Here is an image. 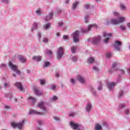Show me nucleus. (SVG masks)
Wrapping results in <instances>:
<instances>
[{"instance_id":"1","label":"nucleus","mask_w":130,"mask_h":130,"mask_svg":"<svg viewBox=\"0 0 130 130\" xmlns=\"http://www.w3.org/2000/svg\"><path fill=\"white\" fill-rule=\"evenodd\" d=\"M38 107H39V108H41V109H42L44 112L40 113L39 112H38L36 110H31L29 112V114H38V115H44V114L47 113V110L46 109V108H45V106H44V104H43V102H41L39 103L38 105Z\"/></svg>"},{"instance_id":"2","label":"nucleus","mask_w":130,"mask_h":130,"mask_svg":"<svg viewBox=\"0 0 130 130\" xmlns=\"http://www.w3.org/2000/svg\"><path fill=\"white\" fill-rule=\"evenodd\" d=\"M9 66L10 67V68H11L12 71H14V72H16L17 75H21V71L18 70V66L14 65L13 63H12V62L11 61H9Z\"/></svg>"},{"instance_id":"3","label":"nucleus","mask_w":130,"mask_h":130,"mask_svg":"<svg viewBox=\"0 0 130 130\" xmlns=\"http://www.w3.org/2000/svg\"><path fill=\"white\" fill-rule=\"evenodd\" d=\"M110 22V24H112L113 25H117L124 22V17H119L118 20L116 19H112Z\"/></svg>"},{"instance_id":"4","label":"nucleus","mask_w":130,"mask_h":130,"mask_svg":"<svg viewBox=\"0 0 130 130\" xmlns=\"http://www.w3.org/2000/svg\"><path fill=\"white\" fill-rule=\"evenodd\" d=\"M25 122V121L22 120V122L17 123L15 122H12L11 123V125L13 127H18L19 129H22V127H23V123Z\"/></svg>"},{"instance_id":"5","label":"nucleus","mask_w":130,"mask_h":130,"mask_svg":"<svg viewBox=\"0 0 130 130\" xmlns=\"http://www.w3.org/2000/svg\"><path fill=\"white\" fill-rule=\"evenodd\" d=\"M104 37H106V39L104 40V43H107L109 41V39L112 36V34L107 33L106 31L103 32Z\"/></svg>"},{"instance_id":"6","label":"nucleus","mask_w":130,"mask_h":130,"mask_svg":"<svg viewBox=\"0 0 130 130\" xmlns=\"http://www.w3.org/2000/svg\"><path fill=\"white\" fill-rule=\"evenodd\" d=\"M80 34V31L79 30H76L73 35V41L75 43L79 42V35Z\"/></svg>"},{"instance_id":"7","label":"nucleus","mask_w":130,"mask_h":130,"mask_svg":"<svg viewBox=\"0 0 130 130\" xmlns=\"http://www.w3.org/2000/svg\"><path fill=\"white\" fill-rule=\"evenodd\" d=\"M122 44V43L118 41H115V44L113 45L114 47L115 48L117 51H119L120 50V46Z\"/></svg>"},{"instance_id":"8","label":"nucleus","mask_w":130,"mask_h":130,"mask_svg":"<svg viewBox=\"0 0 130 130\" xmlns=\"http://www.w3.org/2000/svg\"><path fill=\"white\" fill-rule=\"evenodd\" d=\"M63 55V49L61 47L59 48L57 52V58L59 59Z\"/></svg>"},{"instance_id":"9","label":"nucleus","mask_w":130,"mask_h":130,"mask_svg":"<svg viewBox=\"0 0 130 130\" xmlns=\"http://www.w3.org/2000/svg\"><path fill=\"white\" fill-rule=\"evenodd\" d=\"M70 125H71L72 128L73 129L80 130V125L78 123H75L73 122H71L70 123Z\"/></svg>"},{"instance_id":"10","label":"nucleus","mask_w":130,"mask_h":130,"mask_svg":"<svg viewBox=\"0 0 130 130\" xmlns=\"http://www.w3.org/2000/svg\"><path fill=\"white\" fill-rule=\"evenodd\" d=\"M15 86L18 88L19 91H24V87H23V85L22 83L17 82L15 84Z\"/></svg>"},{"instance_id":"11","label":"nucleus","mask_w":130,"mask_h":130,"mask_svg":"<svg viewBox=\"0 0 130 130\" xmlns=\"http://www.w3.org/2000/svg\"><path fill=\"white\" fill-rule=\"evenodd\" d=\"M93 27L94 28H97V25H96L95 24H91V25H88V29H87V30L82 29L83 33H86V32L89 31V30L90 29H91L92 28H93Z\"/></svg>"},{"instance_id":"12","label":"nucleus","mask_w":130,"mask_h":130,"mask_svg":"<svg viewBox=\"0 0 130 130\" xmlns=\"http://www.w3.org/2000/svg\"><path fill=\"white\" fill-rule=\"evenodd\" d=\"M116 85V83L114 82L108 83L107 87L109 90H112L113 88H114V87H115Z\"/></svg>"},{"instance_id":"13","label":"nucleus","mask_w":130,"mask_h":130,"mask_svg":"<svg viewBox=\"0 0 130 130\" xmlns=\"http://www.w3.org/2000/svg\"><path fill=\"white\" fill-rule=\"evenodd\" d=\"M33 90L36 95H37L38 96H41V95H42V92L40 91L37 88L34 87Z\"/></svg>"},{"instance_id":"14","label":"nucleus","mask_w":130,"mask_h":130,"mask_svg":"<svg viewBox=\"0 0 130 130\" xmlns=\"http://www.w3.org/2000/svg\"><path fill=\"white\" fill-rule=\"evenodd\" d=\"M77 80L79 81L80 83H82V84H84V83H85V79H84V77L80 75L77 77Z\"/></svg>"},{"instance_id":"15","label":"nucleus","mask_w":130,"mask_h":130,"mask_svg":"<svg viewBox=\"0 0 130 130\" xmlns=\"http://www.w3.org/2000/svg\"><path fill=\"white\" fill-rule=\"evenodd\" d=\"M53 16V13H50L48 16H46L45 19L46 21H48V20H51L52 19V17Z\"/></svg>"},{"instance_id":"16","label":"nucleus","mask_w":130,"mask_h":130,"mask_svg":"<svg viewBox=\"0 0 130 130\" xmlns=\"http://www.w3.org/2000/svg\"><path fill=\"white\" fill-rule=\"evenodd\" d=\"M53 16V13H50L48 16H46L45 19L46 21H48V20H51L52 19V17Z\"/></svg>"},{"instance_id":"17","label":"nucleus","mask_w":130,"mask_h":130,"mask_svg":"<svg viewBox=\"0 0 130 130\" xmlns=\"http://www.w3.org/2000/svg\"><path fill=\"white\" fill-rule=\"evenodd\" d=\"M42 57L40 56H34L32 57L33 60H36V61H40L41 60Z\"/></svg>"},{"instance_id":"18","label":"nucleus","mask_w":130,"mask_h":130,"mask_svg":"<svg viewBox=\"0 0 130 130\" xmlns=\"http://www.w3.org/2000/svg\"><path fill=\"white\" fill-rule=\"evenodd\" d=\"M101 40V37L98 36L97 39H95L93 40V43L94 44H96V43H98Z\"/></svg>"},{"instance_id":"19","label":"nucleus","mask_w":130,"mask_h":130,"mask_svg":"<svg viewBox=\"0 0 130 130\" xmlns=\"http://www.w3.org/2000/svg\"><path fill=\"white\" fill-rule=\"evenodd\" d=\"M78 5H79V2H78V1H76V2L73 4L72 9H73V10H75V9H76V8H77V6H78Z\"/></svg>"},{"instance_id":"20","label":"nucleus","mask_w":130,"mask_h":130,"mask_svg":"<svg viewBox=\"0 0 130 130\" xmlns=\"http://www.w3.org/2000/svg\"><path fill=\"white\" fill-rule=\"evenodd\" d=\"M95 127L96 130H101V129H102V127L99 124H96L95 126Z\"/></svg>"},{"instance_id":"21","label":"nucleus","mask_w":130,"mask_h":130,"mask_svg":"<svg viewBox=\"0 0 130 130\" xmlns=\"http://www.w3.org/2000/svg\"><path fill=\"white\" fill-rule=\"evenodd\" d=\"M77 46H73L71 48V51L72 53H75V52L77 51Z\"/></svg>"},{"instance_id":"22","label":"nucleus","mask_w":130,"mask_h":130,"mask_svg":"<svg viewBox=\"0 0 130 130\" xmlns=\"http://www.w3.org/2000/svg\"><path fill=\"white\" fill-rule=\"evenodd\" d=\"M91 106L90 104H88L86 106V111H88V112H89V111H90V110H91Z\"/></svg>"},{"instance_id":"23","label":"nucleus","mask_w":130,"mask_h":130,"mask_svg":"<svg viewBox=\"0 0 130 130\" xmlns=\"http://www.w3.org/2000/svg\"><path fill=\"white\" fill-rule=\"evenodd\" d=\"M95 61V59H94V58L90 57L88 58V63H93Z\"/></svg>"},{"instance_id":"24","label":"nucleus","mask_w":130,"mask_h":130,"mask_svg":"<svg viewBox=\"0 0 130 130\" xmlns=\"http://www.w3.org/2000/svg\"><path fill=\"white\" fill-rule=\"evenodd\" d=\"M19 59L21 61V62H25L26 61V59L24 58L22 56H20L19 57Z\"/></svg>"},{"instance_id":"25","label":"nucleus","mask_w":130,"mask_h":130,"mask_svg":"<svg viewBox=\"0 0 130 130\" xmlns=\"http://www.w3.org/2000/svg\"><path fill=\"white\" fill-rule=\"evenodd\" d=\"M28 100H31V101H33V102H35L36 101V99L32 97L31 96H29L28 98Z\"/></svg>"},{"instance_id":"26","label":"nucleus","mask_w":130,"mask_h":130,"mask_svg":"<svg viewBox=\"0 0 130 130\" xmlns=\"http://www.w3.org/2000/svg\"><path fill=\"white\" fill-rule=\"evenodd\" d=\"M50 27V23H47L46 25H44V29H48Z\"/></svg>"},{"instance_id":"27","label":"nucleus","mask_w":130,"mask_h":130,"mask_svg":"<svg viewBox=\"0 0 130 130\" xmlns=\"http://www.w3.org/2000/svg\"><path fill=\"white\" fill-rule=\"evenodd\" d=\"M40 82L42 86H43V85H44V84H45V80L40 79Z\"/></svg>"},{"instance_id":"28","label":"nucleus","mask_w":130,"mask_h":130,"mask_svg":"<svg viewBox=\"0 0 130 130\" xmlns=\"http://www.w3.org/2000/svg\"><path fill=\"white\" fill-rule=\"evenodd\" d=\"M112 56V54L111 53H108L106 54V58H110V57Z\"/></svg>"},{"instance_id":"29","label":"nucleus","mask_w":130,"mask_h":130,"mask_svg":"<svg viewBox=\"0 0 130 130\" xmlns=\"http://www.w3.org/2000/svg\"><path fill=\"white\" fill-rule=\"evenodd\" d=\"M120 8L121 9V10H124L126 9V7L124 6L123 4H120Z\"/></svg>"},{"instance_id":"30","label":"nucleus","mask_w":130,"mask_h":130,"mask_svg":"<svg viewBox=\"0 0 130 130\" xmlns=\"http://www.w3.org/2000/svg\"><path fill=\"white\" fill-rule=\"evenodd\" d=\"M88 15H86L84 17V22L85 23H88Z\"/></svg>"},{"instance_id":"31","label":"nucleus","mask_w":130,"mask_h":130,"mask_svg":"<svg viewBox=\"0 0 130 130\" xmlns=\"http://www.w3.org/2000/svg\"><path fill=\"white\" fill-rule=\"evenodd\" d=\"M47 54H48V55H52V51H51V50H48L47 52Z\"/></svg>"},{"instance_id":"32","label":"nucleus","mask_w":130,"mask_h":130,"mask_svg":"<svg viewBox=\"0 0 130 130\" xmlns=\"http://www.w3.org/2000/svg\"><path fill=\"white\" fill-rule=\"evenodd\" d=\"M116 66H117V62H116L115 63H113L112 65V69H114V68H115Z\"/></svg>"},{"instance_id":"33","label":"nucleus","mask_w":130,"mask_h":130,"mask_svg":"<svg viewBox=\"0 0 130 130\" xmlns=\"http://www.w3.org/2000/svg\"><path fill=\"white\" fill-rule=\"evenodd\" d=\"M63 39H64V40H69V36L68 35L63 36Z\"/></svg>"},{"instance_id":"34","label":"nucleus","mask_w":130,"mask_h":130,"mask_svg":"<svg viewBox=\"0 0 130 130\" xmlns=\"http://www.w3.org/2000/svg\"><path fill=\"white\" fill-rule=\"evenodd\" d=\"M51 100L52 101H56V100H57V97H56V96H53Z\"/></svg>"},{"instance_id":"35","label":"nucleus","mask_w":130,"mask_h":130,"mask_svg":"<svg viewBox=\"0 0 130 130\" xmlns=\"http://www.w3.org/2000/svg\"><path fill=\"white\" fill-rule=\"evenodd\" d=\"M36 13L37 14H38L39 15L41 14V10H40V9H38L36 11Z\"/></svg>"},{"instance_id":"36","label":"nucleus","mask_w":130,"mask_h":130,"mask_svg":"<svg viewBox=\"0 0 130 130\" xmlns=\"http://www.w3.org/2000/svg\"><path fill=\"white\" fill-rule=\"evenodd\" d=\"M50 65V62H45V66L47 68V67H48V66Z\"/></svg>"},{"instance_id":"37","label":"nucleus","mask_w":130,"mask_h":130,"mask_svg":"<svg viewBox=\"0 0 130 130\" xmlns=\"http://www.w3.org/2000/svg\"><path fill=\"white\" fill-rule=\"evenodd\" d=\"M37 28V23H34V27L31 28L32 31H33L34 29H36Z\"/></svg>"},{"instance_id":"38","label":"nucleus","mask_w":130,"mask_h":130,"mask_svg":"<svg viewBox=\"0 0 130 130\" xmlns=\"http://www.w3.org/2000/svg\"><path fill=\"white\" fill-rule=\"evenodd\" d=\"M77 57H76L75 56L73 57V58H72L73 61H77Z\"/></svg>"},{"instance_id":"39","label":"nucleus","mask_w":130,"mask_h":130,"mask_svg":"<svg viewBox=\"0 0 130 130\" xmlns=\"http://www.w3.org/2000/svg\"><path fill=\"white\" fill-rule=\"evenodd\" d=\"M43 41H44V43H47V42H48V39L47 38H44L43 39Z\"/></svg>"},{"instance_id":"40","label":"nucleus","mask_w":130,"mask_h":130,"mask_svg":"<svg viewBox=\"0 0 130 130\" xmlns=\"http://www.w3.org/2000/svg\"><path fill=\"white\" fill-rule=\"evenodd\" d=\"M70 82L72 83V84H75L76 81L75 80V79H71L70 80Z\"/></svg>"},{"instance_id":"41","label":"nucleus","mask_w":130,"mask_h":130,"mask_svg":"<svg viewBox=\"0 0 130 130\" xmlns=\"http://www.w3.org/2000/svg\"><path fill=\"white\" fill-rule=\"evenodd\" d=\"M39 125H40V126H41V125L43 123V122H42V121H38Z\"/></svg>"},{"instance_id":"42","label":"nucleus","mask_w":130,"mask_h":130,"mask_svg":"<svg viewBox=\"0 0 130 130\" xmlns=\"http://www.w3.org/2000/svg\"><path fill=\"white\" fill-rule=\"evenodd\" d=\"M125 114H128L129 113V109H127L125 111Z\"/></svg>"},{"instance_id":"43","label":"nucleus","mask_w":130,"mask_h":130,"mask_svg":"<svg viewBox=\"0 0 130 130\" xmlns=\"http://www.w3.org/2000/svg\"><path fill=\"white\" fill-rule=\"evenodd\" d=\"M100 86H99L98 87V90H102V86H101V82H100Z\"/></svg>"},{"instance_id":"44","label":"nucleus","mask_w":130,"mask_h":130,"mask_svg":"<svg viewBox=\"0 0 130 130\" xmlns=\"http://www.w3.org/2000/svg\"><path fill=\"white\" fill-rule=\"evenodd\" d=\"M113 14L114 16H118V15H119L118 13H117L116 12H113Z\"/></svg>"},{"instance_id":"45","label":"nucleus","mask_w":130,"mask_h":130,"mask_svg":"<svg viewBox=\"0 0 130 130\" xmlns=\"http://www.w3.org/2000/svg\"><path fill=\"white\" fill-rule=\"evenodd\" d=\"M89 7H90V5H89V4H86L84 6V8L85 9H89Z\"/></svg>"},{"instance_id":"46","label":"nucleus","mask_w":130,"mask_h":130,"mask_svg":"<svg viewBox=\"0 0 130 130\" xmlns=\"http://www.w3.org/2000/svg\"><path fill=\"white\" fill-rule=\"evenodd\" d=\"M5 109H10V108H11V107L9 106L5 105Z\"/></svg>"},{"instance_id":"47","label":"nucleus","mask_w":130,"mask_h":130,"mask_svg":"<svg viewBox=\"0 0 130 130\" xmlns=\"http://www.w3.org/2000/svg\"><path fill=\"white\" fill-rule=\"evenodd\" d=\"M120 28L121 30H125V27L123 26V25H121Z\"/></svg>"},{"instance_id":"48","label":"nucleus","mask_w":130,"mask_h":130,"mask_svg":"<svg viewBox=\"0 0 130 130\" xmlns=\"http://www.w3.org/2000/svg\"><path fill=\"white\" fill-rule=\"evenodd\" d=\"M123 93H122V92L121 91L119 93V97H121V96H122Z\"/></svg>"},{"instance_id":"49","label":"nucleus","mask_w":130,"mask_h":130,"mask_svg":"<svg viewBox=\"0 0 130 130\" xmlns=\"http://www.w3.org/2000/svg\"><path fill=\"white\" fill-rule=\"evenodd\" d=\"M119 107H121V108H123V107H124V105L123 104H121L119 105Z\"/></svg>"},{"instance_id":"50","label":"nucleus","mask_w":130,"mask_h":130,"mask_svg":"<svg viewBox=\"0 0 130 130\" xmlns=\"http://www.w3.org/2000/svg\"><path fill=\"white\" fill-rule=\"evenodd\" d=\"M93 70H94V71H98V68H97L96 67L94 66L93 68Z\"/></svg>"},{"instance_id":"51","label":"nucleus","mask_w":130,"mask_h":130,"mask_svg":"<svg viewBox=\"0 0 130 130\" xmlns=\"http://www.w3.org/2000/svg\"><path fill=\"white\" fill-rule=\"evenodd\" d=\"M54 119H55V120H56V121H59V119H58L57 117H54Z\"/></svg>"},{"instance_id":"52","label":"nucleus","mask_w":130,"mask_h":130,"mask_svg":"<svg viewBox=\"0 0 130 130\" xmlns=\"http://www.w3.org/2000/svg\"><path fill=\"white\" fill-rule=\"evenodd\" d=\"M74 115H75V113H71L69 114V116H74Z\"/></svg>"},{"instance_id":"53","label":"nucleus","mask_w":130,"mask_h":130,"mask_svg":"<svg viewBox=\"0 0 130 130\" xmlns=\"http://www.w3.org/2000/svg\"><path fill=\"white\" fill-rule=\"evenodd\" d=\"M55 88H56V86L55 85H52V89L53 90H54V89H55Z\"/></svg>"},{"instance_id":"54","label":"nucleus","mask_w":130,"mask_h":130,"mask_svg":"<svg viewBox=\"0 0 130 130\" xmlns=\"http://www.w3.org/2000/svg\"><path fill=\"white\" fill-rule=\"evenodd\" d=\"M8 86H9V84L8 83H5L4 84V86L6 87H8Z\"/></svg>"},{"instance_id":"55","label":"nucleus","mask_w":130,"mask_h":130,"mask_svg":"<svg viewBox=\"0 0 130 130\" xmlns=\"http://www.w3.org/2000/svg\"><path fill=\"white\" fill-rule=\"evenodd\" d=\"M55 77H56V78H58V77H59V74H58V73H56V74H55Z\"/></svg>"},{"instance_id":"56","label":"nucleus","mask_w":130,"mask_h":130,"mask_svg":"<svg viewBox=\"0 0 130 130\" xmlns=\"http://www.w3.org/2000/svg\"><path fill=\"white\" fill-rule=\"evenodd\" d=\"M63 23L62 22H59V23H58V24H59V26H62V25H63Z\"/></svg>"},{"instance_id":"57","label":"nucleus","mask_w":130,"mask_h":130,"mask_svg":"<svg viewBox=\"0 0 130 130\" xmlns=\"http://www.w3.org/2000/svg\"><path fill=\"white\" fill-rule=\"evenodd\" d=\"M59 35H60L59 32H57V33L56 34V36H57V37H59Z\"/></svg>"},{"instance_id":"58","label":"nucleus","mask_w":130,"mask_h":130,"mask_svg":"<svg viewBox=\"0 0 130 130\" xmlns=\"http://www.w3.org/2000/svg\"><path fill=\"white\" fill-rule=\"evenodd\" d=\"M120 72H121V74H124V71L122 70H120Z\"/></svg>"},{"instance_id":"59","label":"nucleus","mask_w":130,"mask_h":130,"mask_svg":"<svg viewBox=\"0 0 130 130\" xmlns=\"http://www.w3.org/2000/svg\"><path fill=\"white\" fill-rule=\"evenodd\" d=\"M3 3H8V0H3Z\"/></svg>"},{"instance_id":"60","label":"nucleus","mask_w":130,"mask_h":130,"mask_svg":"<svg viewBox=\"0 0 130 130\" xmlns=\"http://www.w3.org/2000/svg\"><path fill=\"white\" fill-rule=\"evenodd\" d=\"M109 73H110V74H112V71L111 70H109Z\"/></svg>"},{"instance_id":"61","label":"nucleus","mask_w":130,"mask_h":130,"mask_svg":"<svg viewBox=\"0 0 130 130\" xmlns=\"http://www.w3.org/2000/svg\"><path fill=\"white\" fill-rule=\"evenodd\" d=\"M69 2H70V0H66V4H69Z\"/></svg>"},{"instance_id":"62","label":"nucleus","mask_w":130,"mask_h":130,"mask_svg":"<svg viewBox=\"0 0 130 130\" xmlns=\"http://www.w3.org/2000/svg\"><path fill=\"white\" fill-rule=\"evenodd\" d=\"M127 26L130 27V23H127Z\"/></svg>"},{"instance_id":"63","label":"nucleus","mask_w":130,"mask_h":130,"mask_svg":"<svg viewBox=\"0 0 130 130\" xmlns=\"http://www.w3.org/2000/svg\"><path fill=\"white\" fill-rule=\"evenodd\" d=\"M106 25H109V21H108L107 22H106Z\"/></svg>"},{"instance_id":"64","label":"nucleus","mask_w":130,"mask_h":130,"mask_svg":"<svg viewBox=\"0 0 130 130\" xmlns=\"http://www.w3.org/2000/svg\"><path fill=\"white\" fill-rule=\"evenodd\" d=\"M12 76H13V77H16V74H13L12 75Z\"/></svg>"}]
</instances>
